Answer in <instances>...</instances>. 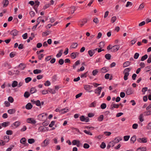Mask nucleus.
Segmentation results:
<instances>
[{
    "label": "nucleus",
    "instance_id": "1",
    "mask_svg": "<svg viewBox=\"0 0 151 151\" xmlns=\"http://www.w3.org/2000/svg\"><path fill=\"white\" fill-rule=\"evenodd\" d=\"M131 70V69L129 68H127L124 70V79L125 80H127L128 79V77L129 75V72Z\"/></svg>",
    "mask_w": 151,
    "mask_h": 151
},
{
    "label": "nucleus",
    "instance_id": "2",
    "mask_svg": "<svg viewBox=\"0 0 151 151\" xmlns=\"http://www.w3.org/2000/svg\"><path fill=\"white\" fill-rule=\"evenodd\" d=\"M87 19L86 18L83 19L82 20H80L78 21L79 25L81 27L83 26L84 24L87 22Z\"/></svg>",
    "mask_w": 151,
    "mask_h": 151
},
{
    "label": "nucleus",
    "instance_id": "3",
    "mask_svg": "<svg viewBox=\"0 0 151 151\" xmlns=\"http://www.w3.org/2000/svg\"><path fill=\"white\" fill-rule=\"evenodd\" d=\"M46 115V114L43 113L39 114L38 116V117L40 120L43 121L45 120Z\"/></svg>",
    "mask_w": 151,
    "mask_h": 151
},
{
    "label": "nucleus",
    "instance_id": "4",
    "mask_svg": "<svg viewBox=\"0 0 151 151\" xmlns=\"http://www.w3.org/2000/svg\"><path fill=\"white\" fill-rule=\"evenodd\" d=\"M49 143V140L48 139H46L42 142L41 144V146L43 147H45Z\"/></svg>",
    "mask_w": 151,
    "mask_h": 151
},
{
    "label": "nucleus",
    "instance_id": "5",
    "mask_svg": "<svg viewBox=\"0 0 151 151\" xmlns=\"http://www.w3.org/2000/svg\"><path fill=\"white\" fill-rule=\"evenodd\" d=\"M20 143L23 144L25 146H28L29 144L26 142V139L24 137L22 138L20 140Z\"/></svg>",
    "mask_w": 151,
    "mask_h": 151
},
{
    "label": "nucleus",
    "instance_id": "6",
    "mask_svg": "<svg viewBox=\"0 0 151 151\" xmlns=\"http://www.w3.org/2000/svg\"><path fill=\"white\" fill-rule=\"evenodd\" d=\"M27 122L28 123L33 124H35L36 122V121L32 118H28L27 120Z\"/></svg>",
    "mask_w": 151,
    "mask_h": 151
},
{
    "label": "nucleus",
    "instance_id": "7",
    "mask_svg": "<svg viewBox=\"0 0 151 151\" xmlns=\"http://www.w3.org/2000/svg\"><path fill=\"white\" fill-rule=\"evenodd\" d=\"M134 91L132 88H129L127 89L126 92L127 95H129L132 94L133 93Z\"/></svg>",
    "mask_w": 151,
    "mask_h": 151
},
{
    "label": "nucleus",
    "instance_id": "8",
    "mask_svg": "<svg viewBox=\"0 0 151 151\" xmlns=\"http://www.w3.org/2000/svg\"><path fill=\"white\" fill-rule=\"evenodd\" d=\"M20 123L19 121H17L13 123L11 125V127H12L13 128H15L20 125Z\"/></svg>",
    "mask_w": 151,
    "mask_h": 151
},
{
    "label": "nucleus",
    "instance_id": "9",
    "mask_svg": "<svg viewBox=\"0 0 151 151\" xmlns=\"http://www.w3.org/2000/svg\"><path fill=\"white\" fill-rule=\"evenodd\" d=\"M137 140L141 143H146L147 142V139L145 137H143L142 138H139L137 139Z\"/></svg>",
    "mask_w": 151,
    "mask_h": 151
},
{
    "label": "nucleus",
    "instance_id": "10",
    "mask_svg": "<svg viewBox=\"0 0 151 151\" xmlns=\"http://www.w3.org/2000/svg\"><path fill=\"white\" fill-rule=\"evenodd\" d=\"M102 89V88L101 87H98L97 88L95 89L94 91L95 93H97L98 95L99 96L100 95Z\"/></svg>",
    "mask_w": 151,
    "mask_h": 151
},
{
    "label": "nucleus",
    "instance_id": "11",
    "mask_svg": "<svg viewBox=\"0 0 151 151\" xmlns=\"http://www.w3.org/2000/svg\"><path fill=\"white\" fill-rule=\"evenodd\" d=\"M19 32L16 29H14L12 31L10 32V34L14 36H16L18 35Z\"/></svg>",
    "mask_w": 151,
    "mask_h": 151
},
{
    "label": "nucleus",
    "instance_id": "12",
    "mask_svg": "<svg viewBox=\"0 0 151 151\" xmlns=\"http://www.w3.org/2000/svg\"><path fill=\"white\" fill-rule=\"evenodd\" d=\"M120 47L119 45H116L112 47L113 52H116L119 49Z\"/></svg>",
    "mask_w": 151,
    "mask_h": 151
},
{
    "label": "nucleus",
    "instance_id": "13",
    "mask_svg": "<svg viewBox=\"0 0 151 151\" xmlns=\"http://www.w3.org/2000/svg\"><path fill=\"white\" fill-rule=\"evenodd\" d=\"M122 140V138L120 137H116L115 139L112 141V142L114 143H117Z\"/></svg>",
    "mask_w": 151,
    "mask_h": 151
},
{
    "label": "nucleus",
    "instance_id": "14",
    "mask_svg": "<svg viewBox=\"0 0 151 151\" xmlns=\"http://www.w3.org/2000/svg\"><path fill=\"white\" fill-rule=\"evenodd\" d=\"M119 106V105L118 104H112L110 106V109L112 110L114 108H118Z\"/></svg>",
    "mask_w": 151,
    "mask_h": 151
},
{
    "label": "nucleus",
    "instance_id": "15",
    "mask_svg": "<svg viewBox=\"0 0 151 151\" xmlns=\"http://www.w3.org/2000/svg\"><path fill=\"white\" fill-rule=\"evenodd\" d=\"M79 54V53H78L77 52H73L72 53L70 54V56L71 57V58L73 59H74L76 58V54L78 55Z\"/></svg>",
    "mask_w": 151,
    "mask_h": 151
},
{
    "label": "nucleus",
    "instance_id": "16",
    "mask_svg": "<svg viewBox=\"0 0 151 151\" xmlns=\"http://www.w3.org/2000/svg\"><path fill=\"white\" fill-rule=\"evenodd\" d=\"M32 107V105L31 104L29 103L27 104L26 106V108L27 109H30Z\"/></svg>",
    "mask_w": 151,
    "mask_h": 151
},
{
    "label": "nucleus",
    "instance_id": "17",
    "mask_svg": "<svg viewBox=\"0 0 151 151\" xmlns=\"http://www.w3.org/2000/svg\"><path fill=\"white\" fill-rule=\"evenodd\" d=\"M10 123L9 122H4L1 124L2 126L4 127H6L8 126Z\"/></svg>",
    "mask_w": 151,
    "mask_h": 151
},
{
    "label": "nucleus",
    "instance_id": "18",
    "mask_svg": "<svg viewBox=\"0 0 151 151\" xmlns=\"http://www.w3.org/2000/svg\"><path fill=\"white\" fill-rule=\"evenodd\" d=\"M8 113L12 114L16 112V110L15 109H10L8 111Z\"/></svg>",
    "mask_w": 151,
    "mask_h": 151
},
{
    "label": "nucleus",
    "instance_id": "19",
    "mask_svg": "<svg viewBox=\"0 0 151 151\" xmlns=\"http://www.w3.org/2000/svg\"><path fill=\"white\" fill-rule=\"evenodd\" d=\"M84 88L87 91H89L91 89L90 86L89 85H85Z\"/></svg>",
    "mask_w": 151,
    "mask_h": 151
},
{
    "label": "nucleus",
    "instance_id": "20",
    "mask_svg": "<svg viewBox=\"0 0 151 151\" xmlns=\"http://www.w3.org/2000/svg\"><path fill=\"white\" fill-rule=\"evenodd\" d=\"M130 62L129 61H126L123 64V66L124 68L127 67L130 65Z\"/></svg>",
    "mask_w": 151,
    "mask_h": 151
},
{
    "label": "nucleus",
    "instance_id": "21",
    "mask_svg": "<svg viewBox=\"0 0 151 151\" xmlns=\"http://www.w3.org/2000/svg\"><path fill=\"white\" fill-rule=\"evenodd\" d=\"M88 53L90 57H92L94 54L95 52L92 50H90L88 51Z\"/></svg>",
    "mask_w": 151,
    "mask_h": 151
},
{
    "label": "nucleus",
    "instance_id": "22",
    "mask_svg": "<svg viewBox=\"0 0 151 151\" xmlns=\"http://www.w3.org/2000/svg\"><path fill=\"white\" fill-rule=\"evenodd\" d=\"M130 140L131 143H134L136 140V136L134 135L131 138Z\"/></svg>",
    "mask_w": 151,
    "mask_h": 151
},
{
    "label": "nucleus",
    "instance_id": "23",
    "mask_svg": "<svg viewBox=\"0 0 151 151\" xmlns=\"http://www.w3.org/2000/svg\"><path fill=\"white\" fill-rule=\"evenodd\" d=\"M4 5L3 7H5L7 6L9 4V1L8 0H4L3 1Z\"/></svg>",
    "mask_w": 151,
    "mask_h": 151
},
{
    "label": "nucleus",
    "instance_id": "24",
    "mask_svg": "<svg viewBox=\"0 0 151 151\" xmlns=\"http://www.w3.org/2000/svg\"><path fill=\"white\" fill-rule=\"evenodd\" d=\"M101 72L102 73H106L108 71L106 67H104L102 68L101 70Z\"/></svg>",
    "mask_w": 151,
    "mask_h": 151
},
{
    "label": "nucleus",
    "instance_id": "25",
    "mask_svg": "<svg viewBox=\"0 0 151 151\" xmlns=\"http://www.w3.org/2000/svg\"><path fill=\"white\" fill-rule=\"evenodd\" d=\"M42 72V71L40 70L36 69L33 70V73L35 74H37L40 73Z\"/></svg>",
    "mask_w": 151,
    "mask_h": 151
},
{
    "label": "nucleus",
    "instance_id": "26",
    "mask_svg": "<svg viewBox=\"0 0 151 151\" xmlns=\"http://www.w3.org/2000/svg\"><path fill=\"white\" fill-rule=\"evenodd\" d=\"M28 143L30 144H32L35 142V140L33 138L29 139L28 140Z\"/></svg>",
    "mask_w": 151,
    "mask_h": 151
},
{
    "label": "nucleus",
    "instance_id": "27",
    "mask_svg": "<svg viewBox=\"0 0 151 151\" xmlns=\"http://www.w3.org/2000/svg\"><path fill=\"white\" fill-rule=\"evenodd\" d=\"M148 58V55L147 54H145L144 56H142L141 59V60L142 61H144L146 59Z\"/></svg>",
    "mask_w": 151,
    "mask_h": 151
},
{
    "label": "nucleus",
    "instance_id": "28",
    "mask_svg": "<svg viewBox=\"0 0 151 151\" xmlns=\"http://www.w3.org/2000/svg\"><path fill=\"white\" fill-rule=\"evenodd\" d=\"M19 66L21 70H24L25 68V66L24 63H20L19 65Z\"/></svg>",
    "mask_w": 151,
    "mask_h": 151
},
{
    "label": "nucleus",
    "instance_id": "29",
    "mask_svg": "<svg viewBox=\"0 0 151 151\" xmlns=\"http://www.w3.org/2000/svg\"><path fill=\"white\" fill-rule=\"evenodd\" d=\"M105 57L106 59L109 60L111 59V55L110 54L108 53L105 55Z\"/></svg>",
    "mask_w": 151,
    "mask_h": 151
},
{
    "label": "nucleus",
    "instance_id": "30",
    "mask_svg": "<svg viewBox=\"0 0 151 151\" xmlns=\"http://www.w3.org/2000/svg\"><path fill=\"white\" fill-rule=\"evenodd\" d=\"M146 150L145 147H140L137 149V151H146Z\"/></svg>",
    "mask_w": 151,
    "mask_h": 151
},
{
    "label": "nucleus",
    "instance_id": "31",
    "mask_svg": "<svg viewBox=\"0 0 151 151\" xmlns=\"http://www.w3.org/2000/svg\"><path fill=\"white\" fill-rule=\"evenodd\" d=\"M50 33V31L47 30L45 32H44L42 33V35L44 36L45 35L46 36H47V35H49Z\"/></svg>",
    "mask_w": 151,
    "mask_h": 151
},
{
    "label": "nucleus",
    "instance_id": "32",
    "mask_svg": "<svg viewBox=\"0 0 151 151\" xmlns=\"http://www.w3.org/2000/svg\"><path fill=\"white\" fill-rule=\"evenodd\" d=\"M147 111H146L144 112L145 116H149L151 115V110H147Z\"/></svg>",
    "mask_w": 151,
    "mask_h": 151
},
{
    "label": "nucleus",
    "instance_id": "33",
    "mask_svg": "<svg viewBox=\"0 0 151 151\" xmlns=\"http://www.w3.org/2000/svg\"><path fill=\"white\" fill-rule=\"evenodd\" d=\"M18 85V82L16 81H14L13 83H12V86L13 87H16Z\"/></svg>",
    "mask_w": 151,
    "mask_h": 151
},
{
    "label": "nucleus",
    "instance_id": "34",
    "mask_svg": "<svg viewBox=\"0 0 151 151\" xmlns=\"http://www.w3.org/2000/svg\"><path fill=\"white\" fill-rule=\"evenodd\" d=\"M99 47L101 48H103L105 46V42H101L99 43Z\"/></svg>",
    "mask_w": 151,
    "mask_h": 151
},
{
    "label": "nucleus",
    "instance_id": "35",
    "mask_svg": "<svg viewBox=\"0 0 151 151\" xmlns=\"http://www.w3.org/2000/svg\"><path fill=\"white\" fill-rule=\"evenodd\" d=\"M37 90L34 87L32 88L30 90V92L32 94L36 92Z\"/></svg>",
    "mask_w": 151,
    "mask_h": 151
},
{
    "label": "nucleus",
    "instance_id": "36",
    "mask_svg": "<svg viewBox=\"0 0 151 151\" xmlns=\"http://www.w3.org/2000/svg\"><path fill=\"white\" fill-rule=\"evenodd\" d=\"M143 117V114H140L139 117V119L141 122H142L144 121V119Z\"/></svg>",
    "mask_w": 151,
    "mask_h": 151
},
{
    "label": "nucleus",
    "instance_id": "37",
    "mask_svg": "<svg viewBox=\"0 0 151 151\" xmlns=\"http://www.w3.org/2000/svg\"><path fill=\"white\" fill-rule=\"evenodd\" d=\"M62 50H61L59 51L58 53L56 55L57 58H59L61 56L62 54Z\"/></svg>",
    "mask_w": 151,
    "mask_h": 151
},
{
    "label": "nucleus",
    "instance_id": "38",
    "mask_svg": "<svg viewBox=\"0 0 151 151\" xmlns=\"http://www.w3.org/2000/svg\"><path fill=\"white\" fill-rule=\"evenodd\" d=\"M62 114H65V113L68 111L69 109L66 108H64L61 110Z\"/></svg>",
    "mask_w": 151,
    "mask_h": 151
},
{
    "label": "nucleus",
    "instance_id": "39",
    "mask_svg": "<svg viewBox=\"0 0 151 151\" xmlns=\"http://www.w3.org/2000/svg\"><path fill=\"white\" fill-rule=\"evenodd\" d=\"M8 100L9 101V102L12 103L14 101V99L11 96H9L8 98Z\"/></svg>",
    "mask_w": 151,
    "mask_h": 151
},
{
    "label": "nucleus",
    "instance_id": "40",
    "mask_svg": "<svg viewBox=\"0 0 151 151\" xmlns=\"http://www.w3.org/2000/svg\"><path fill=\"white\" fill-rule=\"evenodd\" d=\"M104 119V116L103 115H101L98 118V120L99 121H102Z\"/></svg>",
    "mask_w": 151,
    "mask_h": 151
},
{
    "label": "nucleus",
    "instance_id": "41",
    "mask_svg": "<svg viewBox=\"0 0 151 151\" xmlns=\"http://www.w3.org/2000/svg\"><path fill=\"white\" fill-rule=\"evenodd\" d=\"M4 139L6 142H8L9 140V137L8 136L6 135L4 137Z\"/></svg>",
    "mask_w": 151,
    "mask_h": 151
},
{
    "label": "nucleus",
    "instance_id": "42",
    "mask_svg": "<svg viewBox=\"0 0 151 151\" xmlns=\"http://www.w3.org/2000/svg\"><path fill=\"white\" fill-rule=\"evenodd\" d=\"M30 95V93H29L28 92L26 91L24 93V96L25 97L27 98Z\"/></svg>",
    "mask_w": 151,
    "mask_h": 151
},
{
    "label": "nucleus",
    "instance_id": "43",
    "mask_svg": "<svg viewBox=\"0 0 151 151\" xmlns=\"http://www.w3.org/2000/svg\"><path fill=\"white\" fill-rule=\"evenodd\" d=\"M116 19V16H114L111 18V21L112 23H114Z\"/></svg>",
    "mask_w": 151,
    "mask_h": 151
},
{
    "label": "nucleus",
    "instance_id": "44",
    "mask_svg": "<svg viewBox=\"0 0 151 151\" xmlns=\"http://www.w3.org/2000/svg\"><path fill=\"white\" fill-rule=\"evenodd\" d=\"M25 81L26 83H28L30 81L32 80V78L31 77H28L25 79Z\"/></svg>",
    "mask_w": 151,
    "mask_h": 151
},
{
    "label": "nucleus",
    "instance_id": "45",
    "mask_svg": "<svg viewBox=\"0 0 151 151\" xmlns=\"http://www.w3.org/2000/svg\"><path fill=\"white\" fill-rule=\"evenodd\" d=\"M98 71L97 69L94 70L92 71L93 75L94 76L96 75L98 73Z\"/></svg>",
    "mask_w": 151,
    "mask_h": 151
},
{
    "label": "nucleus",
    "instance_id": "46",
    "mask_svg": "<svg viewBox=\"0 0 151 151\" xmlns=\"http://www.w3.org/2000/svg\"><path fill=\"white\" fill-rule=\"evenodd\" d=\"M106 104L105 103H103L101 105V107L102 109H104L106 108Z\"/></svg>",
    "mask_w": 151,
    "mask_h": 151
},
{
    "label": "nucleus",
    "instance_id": "47",
    "mask_svg": "<svg viewBox=\"0 0 151 151\" xmlns=\"http://www.w3.org/2000/svg\"><path fill=\"white\" fill-rule=\"evenodd\" d=\"M93 22L96 24H97L99 23V20L97 18L95 17L93 19Z\"/></svg>",
    "mask_w": 151,
    "mask_h": 151
},
{
    "label": "nucleus",
    "instance_id": "48",
    "mask_svg": "<svg viewBox=\"0 0 151 151\" xmlns=\"http://www.w3.org/2000/svg\"><path fill=\"white\" fill-rule=\"evenodd\" d=\"M106 146V144L104 142H102L100 145V147L102 149L104 148Z\"/></svg>",
    "mask_w": 151,
    "mask_h": 151
},
{
    "label": "nucleus",
    "instance_id": "49",
    "mask_svg": "<svg viewBox=\"0 0 151 151\" xmlns=\"http://www.w3.org/2000/svg\"><path fill=\"white\" fill-rule=\"evenodd\" d=\"M77 46L78 44L77 43H73L71 46V47L72 48H75L77 47Z\"/></svg>",
    "mask_w": 151,
    "mask_h": 151
},
{
    "label": "nucleus",
    "instance_id": "50",
    "mask_svg": "<svg viewBox=\"0 0 151 151\" xmlns=\"http://www.w3.org/2000/svg\"><path fill=\"white\" fill-rule=\"evenodd\" d=\"M64 63V60L62 59H60L59 60L58 63L60 65H62Z\"/></svg>",
    "mask_w": 151,
    "mask_h": 151
},
{
    "label": "nucleus",
    "instance_id": "51",
    "mask_svg": "<svg viewBox=\"0 0 151 151\" xmlns=\"http://www.w3.org/2000/svg\"><path fill=\"white\" fill-rule=\"evenodd\" d=\"M83 147L85 149H88L89 147V145L87 143H85L83 145Z\"/></svg>",
    "mask_w": 151,
    "mask_h": 151
},
{
    "label": "nucleus",
    "instance_id": "52",
    "mask_svg": "<svg viewBox=\"0 0 151 151\" xmlns=\"http://www.w3.org/2000/svg\"><path fill=\"white\" fill-rule=\"evenodd\" d=\"M49 91L52 94H54L56 93L55 91L52 89H50Z\"/></svg>",
    "mask_w": 151,
    "mask_h": 151
},
{
    "label": "nucleus",
    "instance_id": "53",
    "mask_svg": "<svg viewBox=\"0 0 151 151\" xmlns=\"http://www.w3.org/2000/svg\"><path fill=\"white\" fill-rule=\"evenodd\" d=\"M96 102L95 101H94L90 104L89 105L90 107H95L96 106Z\"/></svg>",
    "mask_w": 151,
    "mask_h": 151
},
{
    "label": "nucleus",
    "instance_id": "54",
    "mask_svg": "<svg viewBox=\"0 0 151 151\" xmlns=\"http://www.w3.org/2000/svg\"><path fill=\"white\" fill-rule=\"evenodd\" d=\"M139 54L138 53H136L134 56V58L135 59H137L139 57Z\"/></svg>",
    "mask_w": 151,
    "mask_h": 151
},
{
    "label": "nucleus",
    "instance_id": "55",
    "mask_svg": "<svg viewBox=\"0 0 151 151\" xmlns=\"http://www.w3.org/2000/svg\"><path fill=\"white\" fill-rule=\"evenodd\" d=\"M35 104L36 106H41V103L40 100H38L36 101Z\"/></svg>",
    "mask_w": 151,
    "mask_h": 151
},
{
    "label": "nucleus",
    "instance_id": "56",
    "mask_svg": "<svg viewBox=\"0 0 151 151\" xmlns=\"http://www.w3.org/2000/svg\"><path fill=\"white\" fill-rule=\"evenodd\" d=\"M6 134L7 135H11L12 134L13 132L12 130H7L6 131Z\"/></svg>",
    "mask_w": 151,
    "mask_h": 151
},
{
    "label": "nucleus",
    "instance_id": "57",
    "mask_svg": "<svg viewBox=\"0 0 151 151\" xmlns=\"http://www.w3.org/2000/svg\"><path fill=\"white\" fill-rule=\"evenodd\" d=\"M130 138V136L127 135V136H125L124 137V139L125 141H128L129 139Z\"/></svg>",
    "mask_w": 151,
    "mask_h": 151
},
{
    "label": "nucleus",
    "instance_id": "58",
    "mask_svg": "<svg viewBox=\"0 0 151 151\" xmlns=\"http://www.w3.org/2000/svg\"><path fill=\"white\" fill-rule=\"evenodd\" d=\"M85 118L84 116L82 115L80 117V119L82 122H84L85 120Z\"/></svg>",
    "mask_w": 151,
    "mask_h": 151
},
{
    "label": "nucleus",
    "instance_id": "59",
    "mask_svg": "<svg viewBox=\"0 0 151 151\" xmlns=\"http://www.w3.org/2000/svg\"><path fill=\"white\" fill-rule=\"evenodd\" d=\"M50 6V4H45V6L43 7V9L44 10H45L47 9V8H48Z\"/></svg>",
    "mask_w": 151,
    "mask_h": 151
},
{
    "label": "nucleus",
    "instance_id": "60",
    "mask_svg": "<svg viewBox=\"0 0 151 151\" xmlns=\"http://www.w3.org/2000/svg\"><path fill=\"white\" fill-rule=\"evenodd\" d=\"M50 85V82L48 81H46L44 83V85L46 86H49Z\"/></svg>",
    "mask_w": 151,
    "mask_h": 151
},
{
    "label": "nucleus",
    "instance_id": "61",
    "mask_svg": "<svg viewBox=\"0 0 151 151\" xmlns=\"http://www.w3.org/2000/svg\"><path fill=\"white\" fill-rule=\"evenodd\" d=\"M79 140H76V139L73 140V141L72 142V143L73 145H76V144H77L78 141Z\"/></svg>",
    "mask_w": 151,
    "mask_h": 151
},
{
    "label": "nucleus",
    "instance_id": "62",
    "mask_svg": "<svg viewBox=\"0 0 151 151\" xmlns=\"http://www.w3.org/2000/svg\"><path fill=\"white\" fill-rule=\"evenodd\" d=\"M4 104L6 107H9L10 106V103L8 101H6L4 102Z\"/></svg>",
    "mask_w": 151,
    "mask_h": 151
},
{
    "label": "nucleus",
    "instance_id": "63",
    "mask_svg": "<svg viewBox=\"0 0 151 151\" xmlns=\"http://www.w3.org/2000/svg\"><path fill=\"white\" fill-rule=\"evenodd\" d=\"M138 127V124H134L132 125V128L134 129H137Z\"/></svg>",
    "mask_w": 151,
    "mask_h": 151
},
{
    "label": "nucleus",
    "instance_id": "64",
    "mask_svg": "<svg viewBox=\"0 0 151 151\" xmlns=\"http://www.w3.org/2000/svg\"><path fill=\"white\" fill-rule=\"evenodd\" d=\"M151 62V54L149 55L148 58L147 60V63H150Z\"/></svg>",
    "mask_w": 151,
    "mask_h": 151
}]
</instances>
